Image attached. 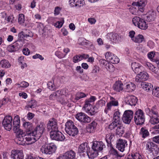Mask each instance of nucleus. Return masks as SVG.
<instances>
[{"label":"nucleus","instance_id":"nucleus-1","mask_svg":"<svg viewBox=\"0 0 159 159\" xmlns=\"http://www.w3.org/2000/svg\"><path fill=\"white\" fill-rule=\"evenodd\" d=\"M20 117L16 115L14 117L13 121V129L16 134V141L17 143L20 145H24L25 144V133L20 129Z\"/></svg>","mask_w":159,"mask_h":159},{"label":"nucleus","instance_id":"nucleus-2","mask_svg":"<svg viewBox=\"0 0 159 159\" xmlns=\"http://www.w3.org/2000/svg\"><path fill=\"white\" fill-rule=\"evenodd\" d=\"M145 111L150 118L149 121L151 124L155 125L159 123V113L155 107L147 108Z\"/></svg>","mask_w":159,"mask_h":159},{"label":"nucleus","instance_id":"nucleus-3","mask_svg":"<svg viewBox=\"0 0 159 159\" xmlns=\"http://www.w3.org/2000/svg\"><path fill=\"white\" fill-rule=\"evenodd\" d=\"M65 130L66 133L70 136H75L78 133L77 128L74 125L71 120L67 121L65 124Z\"/></svg>","mask_w":159,"mask_h":159},{"label":"nucleus","instance_id":"nucleus-4","mask_svg":"<svg viewBox=\"0 0 159 159\" xmlns=\"http://www.w3.org/2000/svg\"><path fill=\"white\" fill-rule=\"evenodd\" d=\"M57 148L55 144L52 143L42 145L40 151L43 153L50 155L55 152Z\"/></svg>","mask_w":159,"mask_h":159},{"label":"nucleus","instance_id":"nucleus-5","mask_svg":"<svg viewBox=\"0 0 159 159\" xmlns=\"http://www.w3.org/2000/svg\"><path fill=\"white\" fill-rule=\"evenodd\" d=\"M146 21L144 19L141 18L138 16H135L132 19L134 25L142 30H146L148 28V24Z\"/></svg>","mask_w":159,"mask_h":159},{"label":"nucleus","instance_id":"nucleus-6","mask_svg":"<svg viewBox=\"0 0 159 159\" xmlns=\"http://www.w3.org/2000/svg\"><path fill=\"white\" fill-rule=\"evenodd\" d=\"M134 121L137 125H142L145 121L144 113L141 110L139 109L134 113Z\"/></svg>","mask_w":159,"mask_h":159},{"label":"nucleus","instance_id":"nucleus-7","mask_svg":"<svg viewBox=\"0 0 159 159\" xmlns=\"http://www.w3.org/2000/svg\"><path fill=\"white\" fill-rule=\"evenodd\" d=\"M45 125L43 122H40L38 123L34 130L33 134L36 136V138L39 139L43 134L45 129Z\"/></svg>","mask_w":159,"mask_h":159},{"label":"nucleus","instance_id":"nucleus-8","mask_svg":"<svg viewBox=\"0 0 159 159\" xmlns=\"http://www.w3.org/2000/svg\"><path fill=\"white\" fill-rule=\"evenodd\" d=\"M57 94L60 95L58 100L61 104H64L68 102L67 96H68V90L66 89H63L56 91Z\"/></svg>","mask_w":159,"mask_h":159},{"label":"nucleus","instance_id":"nucleus-9","mask_svg":"<svg viewBox=\"0 0 159 159\" xmlns=\"http://www.w3.org/2000/svg\"><path fill=\"white\" fill-rule=\"evenodd\" d=\"M50 136L52 139L58 141H63L65 139L64 135L58 130L57 131H51Z\"/></svg>","mask_w":159,"mask_h":159},{"label":"nucleus","instance_id":"nucleus-10","mask_svg":"<svg viewBox=\"0 0 159 159\" xmlns=\"http://www.w3.org/2000/svg\"><path fill=\"white\" fill-rule=\"evenodd\" d=\"M12 118L10 116H7L4 117L2 122V124L5 129L9 131L11 129L12 127Z\"/></svg>","mask_w":159,"mask_h":159},{"label":"nucleus","instance_id":"nucleus-11","mask_svg":"<svg viewBox=\"0 0 159 159\" xmlns=\"http://www.w3.org/2000/svg\"><path fill=\"white\" fill-rule=\"evenodd\" d=\"M118 102L117 100L112 97H111L110 101L107 104L106 107L104 109V112L107 114L109 111L111 110L113 107L118 105Z\"/></svg>","mask_w":159,"mask_h":159},{"label":"nucleus","instance_id":"nucleus-12","mask_svg":"<svg viewBox=\"0 0 159 159\" xmlns=\"http://www.w3.org/2000/svg\"><path fill=\"white\" fill-rule=\"evenodd\" d=\"M106 38L113 44L119 42L121 40V36L117 33L111 32L108 33Z\"/></svg>","mask_w":159,"mask_h":159},{"label":"nucleus","instance_id":"nucleus-13","mask_svg":"<svg viewBox=\"0 0 159 159\" xmlns=\"http://www.w3.org/2000/svg\"><path fill=\"white\" fill-rule=\"evenodd\" d=\"M75 118L80 122L87 123L91 121V119L85 114L80 112L75 115Z\"/></svg>","mask_w":159,"mask_h":159},{"label":"nucleus","instance_id":"nucleus-14","mask_svg":"<svg viewBox=\"0 0 159 159\" xmlns=\"http://www.w3.org/2000/svg\"><path fill=\"white\" fill-rule=\"evenodd\" d=\"M105 58L108 61L112 64H117L119 62V59L115 55L111 52H107L105 55Z\"/></svg>","mask_w":159,"mask_h":159},{"label":"nucleus","instance_id":"nucleus-15","mask_svg":"<svg viewBox=\"0 0 159 159\" xmlns=\"http://www.w3.org/2000/svg\"><path fill=\"white\" fill-rule=\"evenodd\" d=\"M133 112L130 110L125 111L123 114L122 120L123 122L126 124H129L133 118Z\"/></svg>","mask_w":159,"mask_h":159},{"label":"nucleus","instance_id":"nucleus-16","mask_svg":"<svg viewBox=\"0 0 159 159\" xmlns=\"http://www.w3.org/2000/svg\"><path fill=\"white\" fill-rule=\"evenodd\" d=\"M76 153L73 150L66 152L62 155L59 156L57 159H76Z\"/></svg>","mask_w":159,"mask_h":159},{"label":"nucleus","instance_id":"nucleus-17","mask_svg":"<svg viewBox=\"0 0 159 159\" xmlns=\"http://www.w3.org/2000/svg\"><path fill=\"white\" fill-rule=\"evenodd\" d=\"M105 147V145L102 142L95 141L93 143L92 148V149L95 150L99 153L102 151Z\"/></svg>","mask_w":159,"mask_h":159},{"label":"nucleus","instance_id":"nucleus-18","mask_svg":"<svg viewBox=\"0 0 159 159\" xmlns=\"http://www.w3.org/2000/svg\"><path fill=\"white\" fill-rule=\"evenodd\" d=\"M149 78L148 74L143 70L139 72L135 78V81L137 82H140L147 80Z\"/></svg>","mask_w":159,"mask_h":159},{"label":"nucleus","instance_id":"nucleus-19","mask_svg":"<svg viewBox=\"0 0 159 159\" xmlns=\"http://www.w3.org/2000/svg\"><path fill=\"white\" fill-rule=\"evenodd\" d=\"M127 146V142L125 140L119 139L116 141V148L121 152H123L125 150Z\"/></svg>","mask_w":159,"mask_h":159},{"label":"nucleus","instance_id":"nucleus-20","mask_svg":"<svg viewBox=\"0 0 159 159\" xmlns=\"http://www.w3.org/2000/svg\"><path fill=\"white\" fill-rule=\"evenodd\" d=\"M37 139L36 138V136L34 135L33 134V132L28 134L25 133V144L27 145L31 144L35 142Z\"/></svg>","mask_w":159,"mask_h":159},{"label":"nucleus","instance_id":"nucleus-21","mask_svg":"<svg viewBox=\"0 0 159 159\" xmlns=\"http://www.w3.org/2000/svg\"><path fill=\"white\" fill-rule=\"evenodd\" d=\"M147 0H138L137 2H134L132 5L138 7L139 10L141 12H143L144 10V7L147 3Z\"/></svg>","mask_w":159,"mask_h":159},{"label":"nucleus","instance_id":"nucleus-22","mask_svg":"<svg viewBox=\"0 0 159 159\" xmlns=\"http://www.w3.org/2000/svg\"><path fill=\"white\" fill-rule=\"evenodd\" d=\"M11 153V157L13 159H24V155L22 150H12Z\"/></svg>","mask_w":159,"mask_h":159},{"label":"nucleus","instance_id":"nucleus-23","mask_svg":"<svg viewBox=\"0 0 159 159\" xmlns=\"http://www.w3.org/2000/svg\"><path fill=\"white\" fill-rule=\"evenodd\" d=\"M47 128L51 131H57L58 129L57 120L54 119L50 120L47 124Z\"/></svg>","mask_w":159,"mask_h":159},{"label":"nucleus","instance_id":"nucleus-24","mask_svg":"<svg viewBox=\"0 0 159 159\" xmlns=\"http://www.w3.org/2000/svg\"><path fill=\"white\" fill-rule=\"evenodd\" d=\"M137 98L134 96L129 95L125 98V102L131 106H135L137 102Z\"/></svg>","mask_w":159,"mask_h":159},{"label":"nucleus","instance_id":"nucleus-25","mask_svg":"<svg viewBox=\"0 0 159 159\" xmlns=\"http://www.w3.org/2000/svg\"><path fill=\"white\" fill-rule=\"evenodd\" d=\"M89 149V147L88 144L86 143H83L79 146L78 152L80 155L82 154V155H84L85 153H87Z\"/></svg>","mask_w":159,"mask_h":159},{"label":"nucleus","instance_id":"nucleus-26","mask_svg":"<svg viewBox=\"0 0 159 159\" xmlns=\"http://www.w3.org/2000/svg\"><path fill=\"white\" fill-rule=\"evenodd\" d=\"M131 67L135 73H138L144 70L143 67L140 64L136 62H132Z\"/></svg>","mask_w":159,"mask_h":159},{"label":"nucleus","instance_id":"nucleus-27","mask_svg":"<svg viewBox=\"0 0 159 159\" xmlns=\"http://www.w3.org/2000/svg\"><path fill=\"white\" fill-rule=\"evenodd\" d=\"M82 109L83 111L91 115L95 114L98 111V108L96 106H91L88 107L87 108L83 107Z\"/></svg>","mask_w":159,"mask_h":159},{"label":"nucleus","instance_id":"nucleus-28","mask_svg":"<svg viewBox=\"0 0 159 159\" xmlns=\"http://www.w3.org/2000/svg\"><path fill=\"white\" fill-rule=\"evenodd\" d=\"M156 144L150 140H148L146 141L144 144V146L146 150L149 152L150 153L152 152L154 148L156 147Z\"/></svg>","mask_w":159,"mask_h":159},{"label":"nucleus","instance_id":"nucleus-29","mask_svg":"<svg viewBox=\"0 0 159 159\" xmlns=\"http://www.w3.org/2000/svg\"><path fill=\"white\" fill-rule=\"evenodd\" d=\"M124 85L120 81H116L113 86V89L116 92H120L124 90Z\"/></svg>","mask_w":159,"mask_h":159},{"label":"nucleus","instance_id":"nucleus-30","mask_svg":"<svg viewBox=\"0 0 159 159\" xmlns=\"http://www.w3.org/2000/svg\"><path fill=\"white\" fill-rule=\"evenodd\" d=\"M124 90L127 92H131L134 90L136 86L133 83L130 82L124 84Z\"/></svg>","mask_w":159,"mask_h":159},{"label":"nucleus","instance_id":"nucleus-31","mask_svg":"<svg viewBox=\"0 0 159 159\" xmlns=\"http://www.w3.org/2000/svg\"><path fill=\"white\" fill-rule=\"evenodd\" d=\"M86 96V95L83 93L79 92L75 95L71 96L70 99L73 102H75L80 99L85 97Z\"/></svg>","mask_w":159,"mask_h":159},{"label":"nucleus","instance_id":"nucleus-32","mask_svg":"<svg viewBox=\"0 0 159 159\" xmlns=\"http://www.w3.org/2000/svg\"><path fill=\"white\" fill-rule=\"evenodd\" d=\"M48 88L51 90H56L59 87V85L56 83L55 80H52L48 84Z\"/></svg>","mask_w":159,"mask_h":159},{"label":"nucleus","instance_id":"nucleus-33","mask_svg":"<svg viewBox=\"0 0 159 159\" xmlns=\"http://www.w3.org/2000/svg\"><path fill=\"white\" fill-rule=\"evenodd\" d=\"M96 99V98L94 96H91L90 97L85 100V104L83 107H86L89 106H92Z\"/></svg>","mask_w":159,"mask_h":159},{"label":"nucleus","instance_id":"nucleus-34","mask_svg":"<svg viewBox=\"0 0 159 159\" xmlns=\"http://www.w3.org/2000/svg\"><path fill=\"white\" fill-rule=\"evenodd\" d=\"M156 13L154 11H152L144 15L143 18L147 21H151L154 20Z\"/></svg>","mask_w":159,"mask_h":159},{"label":"nucleus","instance_id":"nucleus-35","mask_svg":"<svg viewBox=\"0 0 159 159\" xmlns=\"http://www.w3.org/2000/svg\"><path fill=\"white\" fill-rule=\"evenodd\" d=\"M142 88L147 92L152 90L153 85L151 83H143L141 84Z\"/></svg>","mask_w":159,"mask_h":159},{"label":"nucleus","instance_id":"nucleus-36","mask_svg":"<svg viewBox=\"0 0 159 159\" xmlns=\"http://www.w3.org/2000/svg\"><path fill=\"white\" fill-rule=\"evenodd\" d=\"M146 66H148L150 70L152 72L159 75V69L157 67H155L153 65L149 62H147L146 63Z\"/></svg>","mask_w":159,"mask_h":159},{"label":"nucleus","instance_id":"nucleus-37","mask_svg":"<svg viewBox=\"0 0 159 159\" xmlns=\"http://www.w3.org/2000/svg\"><path fill=\"white\" fill-rule=\"evenodd\" d=\"M115 132L116 135L120 136H122L124 133V127L123 126L121 123H120L116 128Z\"/></svg>","mask_w":159,"mask_h":159},{"label":"nucleus","instance_id":"nucleus-38","mask_svg":"<svg viewBox=\"0 0 159 159\" xmlns=\"http://www.w3.org/2000/svg\"><path fill=\"white\" fill-rule=\"evenodd\" d=\"M87 154L90 159H94L99 155V153L95 150L92 149L88 151Z\"/></svg>","mask_w":159,"mask_h":159},{"label":"nucleus","instance_id":"nucleus-39","mask_svg":"<svg viewBox=\"0 0 159 159\" xmlns=\"http://www.w3.org/2000/svg\"><path fill=\"white\" fill-rule=\"evenodd\" d=\"M0 65L3 68H8L11 66L10 63L6 59L2 60L0 62Z\"/></svg>","mask_w":159,"mask_h":159},{"label":"nucleus","instance_id":"nucleus-40","mask_svg":"<svg viewBox=\"0 0 159 159\" xmlns=\"http://www.w3.org/2000/svg\"><path fill=\"white\" fill-rule=\"evenodd\" d=\"M97 123L95 122H93L89 124L87 127V130L88 132L91 133L93 132L95 128Z\"/></svg>","mask_w":159,"mask_h":159},{"label":"nucleus","instance_id":"nucleus-41","mask_svg":"<svg viewBox=\"0 0 159 159\" xmlns=\"http://www.w3.org/2000/svg\"><path fill=\"white\" fill-rule=\"evenodd\" d=\"M120 116V114L119 111H115L113 114V121L121 123Z\"/></svg>","mask_w":159,"mask_h":159},{"label":"nucleus","instance_id":"nucleus-42","mask_svg":"<svg viewBox=\"0 0 159 159\" xmlns=\"http://www.w3.org/2000/svg\"><path fill=\"white\" fill-rule=\"evenodd\" d=\"M144 40V37L142 34H139L135 36L133 39V41L135 43H140L142 42Z\"/></svg>","mask_w":159,"mask_h":159},{"label":"nucleus","instance_id":"nucleus-43","mask_svg":"<svg viewBox=\"0 0 159 159\" xmlns=\"http://www.w3.org/2000/svg\"><path fill=\"white\" fill-rule=\"evenodd\" d=\"M109 148V153L110 154L115 157H118L119 156L117 150L113 148L112 145L111 144L110 145Z\"/></svg>","mask_w":159,"mask_h":159},{"label":"nucleus","instance_id":"nucleus-44","mask_svg":"<svg viewBox=\"0 0 159 159\" xmlns=\"http://www.w3.org/2000/svg\"><path fill=\"white\" fill-rule=\"evenodd\" d=\"M37 102L35 100H31L27 104L26 106L27 108H33L36 107L37 106Z\"/></svg>","mask_w":159,"mask_h":159},{"label":"nucleus","instance_id":"nucleus-45","mask_svg":"<svg viewBox=\"0 0 159 159\" xmlns=\"http://www.w3.org/2000/svg\"><path fill=\"white\" fill-rule=\"evenodd\" d=\"M139 134L143 138H145L149 135V133L147 129L143 127L141 129Z\"/></svg>","mask_w":159,"mask_h":159},{"label":"nucleus","instance_id":"nucleus-46","mask_svg":"<svg viewBox=\"0 0 159 159\" xmlns=\"http://www.w3.org/2000/svg\"><path fill=\"white\" fill-rule=\"evenodd\" d=\"M24 127L28 131H30L32 129L33 125L31 123L29 122H26L23 124Z\"/></svg>","mask_w":159,"mask_h":159},{"label":"nucleus","instance_id":"nucleus-47","mask_svg":"<svg viewBox=\"0 0 159 159\" xmlns=\"http://www.w3.org/2000/svg\"><path fill=\"white\" fill-rule=\"evenodd\" d=\"M105 67L107 70L110 72H112L115 70L113 65L109 62L105 65Z\"/></svg>","mask_w":159,"mask_h":159},{"label":"nucleus","instance_id":"nucleus-48","mask_svg":"<svg viewBox=\"0 0 159 159\" xmlns=\"http://www.w3.org/2000/svg\"><path fill=\"white\" fill-rule=\"evenodd\" d=\"M128 159H143L139 153H136L132 154L128 158Z\"/></svg>","mask_w":159,"mask_h":159},{"label":"nucleus","instance_id":"nucleus-49","mask_svg":"<svg viewBox=\"0 0 159 159\" xmlns=\"http://www.w3.org/2000/svg\"><path fill=\"white\" fill-rule=\"evenodd\" d=\"M25 21L24 15L23 14H20L18 16V22L19 24H22L24 23Z\"/></svg>","mask_w":159,"mask_h":159},{"label":"nucleus","instance_id":"nucleus-50","mask_svg":"<svg viewBox=\"0 0 159 159\" xmlns=\"http://www.w3.org/2000/svg\"><path fill=\"white\" fill-rule=\"evenodd\" d=\"M114 137V135L111 133L107 134L106 135V139L107 143L110 144H111V142Z\"/></svg>","mask_w":159,"mask_h":159},{"label":"nucleus","instance_id":"nucleus-51","mask_svg":"<svg viewBox=\"0 0 159 159\" xmlns=\"http://www.w3.org/2000/svg\"><path fill=\"white\" fill-rule=\"evenodd\" d=\"M13 43L7 46V49L9 52H12L17 50Z\"/></svg>","mask_w":159,"mask_h":159},{"label":"nucleus","instance_id":"nucleus-52","mask_svg":"<svg viewBox=\"0 0 159 159\" xmlns=\"http://www.w3.org/2000/svg\"><path fill=\"white\" fill-rule=\"evenodd\" d=\"M120 123L113 121L109 125V128L112 129L117 128Z\"/></svg>","mask_w":159,"mask_h":159},{"label":"nucleus","instance_id":"nucleus-53","mask_svg":"<svg viewBox=\"0 0 159 159\" xmlns=\"http://www.w3.org/2000/svg\"><path fill=\"white\" fill-rule=\"evenodd\" d=\"M65 77L63 76H61L58 77L57 79H55L57 84H59V87L60 84L64 82L65 81Z\"/></svg>","mask_w":159,"mask_h":159},{"label":"nucleus","instance_id":"nucleus-54","mask_svg":"<svg viewBox=\"0 0 159 159\" xmlns=\"http://www.w3.org/2000/svg\"><path fill=\"white\" fill-rule=\"evenodd\" d=\"M152 94L157 97L159 98V87H154L152 90Z\"/></svg>","mask_w":159,"mask_h":159},{"label":"nucleus","instance_id":"nucleus-55","mask_svg":"<svg viewBox=\"0 0 159 159\" xmlns=\"http://www.w3.org/2000/svg\"><path fill=\"white\" fill-rule=\"evenodd\" d=\"M14 46L18 50L19 47L22 46V41L20 39L17 40L16 42L13 43Z\"/></svg>","mask_w":159,"mask_h":159},{"label":"nucleus","instance_id":"nucleus-56","mask_svg":"<svg viewBox=\"0 0 159 159\" xmlns=\"http://www.w3.org/2000/svg\"><path fill=\"white\" fill-rule=\"evenodd\" d=\"M82 60V58L80 54L75 56L73 58V61L75 63L78 62Z\"/></svg>","mask_w":159,"mask_h":159},{"label":"nucleus","instance_id":"nucleus-57","mask_svg":"<svg viewBox=\"0 0 159 159\" xmlns=\"http://www.w3.org/2000/svg\"><path fill=\"white\" fill-rule=\"evenodd\" d=\"M155 53L152 52L148 53L147 55L148 58L152 60V61H155L156 62V61L158 60L153 58L155 56Z\"/></svg>","mask_w":159,"mask_h":159},{"label":"nucleus","instance_id":"nucleus-58","mask_svg":"<svg viewBox=\"0 0 159 159\" xmlns=\"http://www.w3.org/2000/svg\"><path fill=\"white\" fill-rule=\"evenodd\" d=\"M105 104V102L103 100H100L98 101L96 104V105L97 108H98L102 107L104 106Z\"/></svg>","mask_w":159,"mask_h":159},{"label":"nucleus","instance_id":"nucleus-59","mask_svg":"<svg viewBox=\"0 0 159 159\" xmlns=\"http://www.w3.org/2000/svg\"><path fill=\"white\" fill-rule=\"evenodd\" d=\"M76 5L75 7H80L82 6L84 3V0H76Z\"/></svg>","mask_w":159,"mask_h":159},{"label":"nucleus","instance_id":"nucleus-60","mask_svg":"<svg viewBox=\"0 0 159 159\" xmlns=\"http://www.w3.org/2000/svg\"><path fill=\"white\" fill-rule=\"evenodd\" d=\"M55 55L59 58H62L65 57V55L61 52L59 51H57L55 52Z\"/></svg>","mask_w":159,"mask_h":159},{"label":"nucleus","instance_id":"nucleus-61","mask_svg":"<svg viewBox=\"0 0 159 159\" xmlns=\"http://www.w3.org/2000/svg\"><path fill=\"white\" fill-rule=\"evenodd\" d=\"M64 23V20H63L61 21H58L55 24L54 26L56 28H60L62 26Z\"/></svg>","mask_w":159,"mask_h":159},{"label":"nucleus","instance_id":"nucleus-62","mask_svg":"<svg viewBox=\"0 0 159 159\" xmlns=\"http://www.w3.org/2000/svg\"><path fill=\"white\" fill-rule=\"evenodd\" d=\"M32 58L34 59H36L39 58L42 61L43 60L44 58L42 55L39 54H36L32 56Z\"/></svg>","mask_w":159,"mask_h":159},{"label":"nucleus","instance_id":"nucleus-63","mask_svg":"<svg viewBox=\"0 0 159 159\" xmlns=\"http://www.w3.org/2000/svg\"><path fill=\"white\" fill-rule=\"evenodd\" d=\"M79 42L82 45H87L88 43L86 42L87 41H88L86 39L81 38H80L79 39Z\"/></svg>","mask_w":159,"mask_h":159},{"label":"nucleus","instance_id":"nucleus-64","mask_svg":"<svg viewBox=\"0 0 159 159\" xmlns=\"http://www.w3.org/2000/svg\"><path fill=\"white\" fill-rule=\"evenodd\" d=\"M14 17L13 16H8L7 19V20L8 23H13L14 22Z\"/></svg>","mask_w":159,"mask_h":159}]
</instances>
